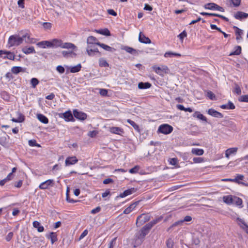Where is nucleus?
Listing matches in <instances>:
<instances>
[{"mask_svg": "<svg viewBox=\"0 0 248 248\" xmlns=\"http://www.w3.org/2000/svg\"><path fill=\"white\" fill-rule=\"evenodd\" d=\"M152 68L157 74L161 77H164L165 74H169L170 72V69L166 65H162L161 67L154 65Z\"/></svg>", "mask_w": 248, "mask_h": 248, "instance_id": "obj_1", "label": "nucleus"}, {"mask_svg": "<svg viewBox=\"0 0 248 248\" xmlns=\"http://www.w3.org/2000/svg\"><path fill=\"white\" fill-rule=\"evenodd\" d=\"M23 42V38L18 35H11L8 39V44L11 46H19Z\"/></svg>", "mask_w": 248, "mask_h": 248, "instance_id": "obj_2", "label": "nucleus"}, {"mask_svg": "<svg viewBox=\"0 0 248 248\" xmlns=\"http://www.w3.org/2000/svg\"><path fill=\"white\" fill-rule=\"evenodd\" d=\"M151 229L146 224L141 230L136 234V237L137 239L143 240L145 236L149 232Z\"/></svg>", "mask_w": 248, "mask_h": 248, "instance_id": "obj_3", "label": "nucleus"}, {"mask_svg": "<svg viewBox=\"0 0 248 248\" xmlns=\"http://www.w3.org/2000/svg\"><path fill=\"white\" fill-rule=\"evenodd\" d=\"M173 130V127L168 124H163L161 125L158 129V131L164 134H168L170 133Z\"/></svg>", "mask_w": 248, "mask_h": 248, "instance_id": "obj_4", "label": "nucleus"}, {"mask_svg": "<svg viewBox=\"0 0 248 248\" xmlns=\"http://www.w3.org/2000/svg\"><path fill=\"white\" fill-rule=\"evenodd\" d=\"M150 219V216L144 214H141L137 217L136 224L138 226H140L145 222L149 221Z\"/></svg>", "mask_w": 248, "mask_h": 248, "instance_id": "obj_5", "label": "nucleus"}, {"mask_svg": "<svg viewBox=\"0 0 248 248\" xmlns=\"http://www.w3.org/2000/svg\"><path fill=\"white\" fill-rule=\"evenodd\" d=\"M204 7L206 9L217 10L221 12L224 11V9L222 7H221L215 3H208L204 5Z\"/></svg>", "mask_w": 248, "mask_h": 248, "instance_id": "obj_6", "label": "nucleus"}, {"mask_svg": "<svg viewBox=\"0 0 248 248\" xmlns=\"http://www.w3.org/2000/svg\"><path fill=\"white\" fill-rule=\"evenodd\" d=\"M87 54L90 56H93L96 53L98 56H101V53L99 51L97 48H92V46H88L86 48Z\"/></svg>", "mask_w": 248, "mask_h": 248, "instance_id": "obj_7", "label": "nucleus"}, {"mask_svg": "<svg viewBox=\"0 0 248 248\" xmlns=\"http://www.w3.org/2000/svg\"><path fill=\"white\" fill-rule=\"evenodd\" d=\"M54 185L53 180L49 179L45 182L42 183L39 186V188L40 189H47L49 186H53Z\"/></svg>", "mask_w": 248, "mask_h": 248, "instance_id": "obj_8", "label": "nucleus"}, {"mask_svg": "<svg viewBox=\"0 0 248 248\" xmlns=\"http://www.w3.org/2000/svg\"><path fill=\"white\" fill-rule=\"evenodd\" d=\"M73 114L75 118L80 120H84L87 118V115L86 113L81 111H78L77 109L74 110Z\"/></svg>", "mask_w": 248, "mask_h": 248, "instance_id": "obj_9", "label": "nucleus"}, {"mask_svg": "<svg viewBox=\"0 0 248 248\" xmlns=\"http://www.w3.org/2000/svg\"><path fill=\"white\" fill-rule=\"evenodd\" d=\"M78 162V159L75 156H69L66 158L65 164L66 166L74 165Z\"/></svg>", "mask_w": 248, "mask_h": 248, "instance_id": "obj_10", "label": "nucleus"}, {"mask_svg": "<svg viewBox=\"0 0 248 248\" xmlns=\"http://www.w3.org/2000/svg\"><path fill=\"white\" fill-rule=\"evenodd\" d=\"M121 49L124 50L127 53L133 55H138L139 54L138 51L128 46H122Z\"/></svg>", "mask_w": 248, "mask_h": 248, "instance_id": "obj_11", "label": "nucleus"}, {"mask_svg": "<svg viewBox=\"0 0 248 248\" xmlns=\"http://www.w3.org/2000/svg\"><path fill=\"white\" fill-rule=\"evenodd\" d=\"M139 40L140 42L144 44H150L151 43L150 39L146 37L142 32H140Z\"/></svg>", "mask_w": 248, "mask_h": 248, "instance_id": "obj_12", "label": "nucleus"}, {"mask_svg": "<svg viewBox=\"0 0 248 248\" xmlns=\"http://www.w3.org/2000/svg\"><path fill=\"white\" fill-rule=\"evenodd\" d=\"M208 113L212 116L216 118H223V115L222 113L217 111L213 108H210L208 110Z\"/></svg>", "mask_w": 248, "mask_h": 248, "instance_id": "obj_13", "label": "nucleus"}, {"mask_svg": "<svg viewBox=\"0 0 248 248\" xmlns=\"http://www.w3.org/2000/svg\"><path fill=\"white\" fill-rule=\"evenodd\" d=\"M37 45L38 46L42 47L43 48H46V47H52V41H41L37 44Z\"/></svg>", "mask_w": 248, "mask_h": 248, "instance_id": "obj_14", "label": "nucleus"}, {"mask_svg": "<svg viewBox=\"0 0 248 248\" xmlns=\"http://www.w3.org/2000/svg\"><path fill=\"white\" fill-rule=\"evenodd\" d=\"M97 45L100 46L104 49L109 51V52H114L116 50V49L114 48L111 47L107 45H105L104 44L101 43H97Z\"/></svg>", "mask_w": 248, "mask_h": 248, "instance_id": "obj_15", "label": "nucleus"}, {"mask_svg": "<svg viewBox=\"0 0 248 248\" xmlns=\"http://www.w3.org/2000/svg\"><path fill=\"white\" fill-rule=\"evenodd\" d=\"M21 38H23V41L25 40V42L28 44H32L35 42L34 39L31 38L28 33H26L23 34Z\"/></svg>", "mask_w": 248, "mask_h": 248, "instance_id": "obj_16", "label": "nucleus"}, {"mask_svg": "<svg viewBox=\"0 0 248 248\" xmlns=\"http://www.w3.org/2000/svg\"><path fill=\"white\" fill-rule=\"evenodd\" d=\"M139 202H136L131 204L129 206L124 209V213L125 214L130 213L138 204Z\"/></svg>", "mask_w": 248, "mask_h": 248, "instance_id": "obj_17", "label": "nucleus"}, {"mask_svg": "<svg viewBox=\"0 0 248 248\" xmlns=\"http://www.w3.org/2000/svg\"><path fill=\"white\" fill-rule=\"evenodd\" d=\"M87 42L88 44V46L93 44H95L97 45V43H100L99 41H98L97 39L93 36H90L88 37L87 40Z\"/></svg>", "mask_w": 248, "mask_h": 248, "instance_id": "obj_18", "label": "nucleus"}, {"mask_svg": "<svg viewBox=\"0 0 248 248\" xmlns=\"http://www.w3.org/2000/svg\"><path fill=\"white\" fill-rule=\"evenodd\" d=\"M152 84L149 82H140L138 84V88L140 89H146L150 88Z\"/></svg>", "mask_w": 248, "mask_h": 248, "instance_id": "obj_19", "label": "nucleus"}, {"mask_svg": "<svg viewBox=\"0 0 248 248\" xmlns=\"http://www.w3.org/2000/svg\"><path fill=\"white\" fill-rule=\"evenodd\" d=\"M193 117L200 119L203 121L207 122V118L199 111H196L193 114Z\"/></svg>", "mask_w": 248, "mask_h": 248, "instance_id": "obj_20", "label": "nucleus"}, {"mask_svg": "<svg viewBox=\"0 0 248 248\" xmlns=\"http://www.w3.org/2000/svg\"><path fill=\"white\" fill-rule=\"evenodd\" d=\"M110 132L112 133L120 135L123 133V129L118 127H112L110 128Z\"/></svg>", "mask_w": 248, "mask_h": 248, "instance_id": "obj_21", "label": "nucleus"}, {"mask_svg": "<svg viewBox=\"0 0 248 248\" xmlns=\"http://www.w3.org/2000/svg\"><path fill=\"white\" fill-rule=\"evenodd\" d=\"M52 47H62V41L61 40L54 39L52 41Z\"/></svg>", "mask_w": 248, "mask_h": 248, "instance_id": "obj_22", "label": "nucleus"}, {"mask_svg": "<svg viewBox=\"0 0 248 248\" xmlns=\"http://www.w3.org/2000/svg\"><path fill=\"white\" fill-rule=\"evenodd\" d=\"M23 52L26 54L35 53V51L33 46L29 47H24L22 49Z\"/></svg>", "mask_w": 248, "mask_h": 248, "instance_id": "obj_23", "label": "nucleus"}, {"mask_svg": "<svg viewBox=\"0 0 248 248\" xmlns=\"http://www.w3.org/2000/svg\"><path fill=\"white\" fill-rule=\"evenodd\" d=\"M37 117L38 119L43 124H46L48 123L47 118L42 114H38Z\"/></svg>", "mask_w": 248, "mask_h": 248, "instance_id": "obj_24", "label": "nucleus"}, {"mask_svg": "<svg viewBox=\"0 0 248 248\" xmlns=\"http://www.w3.org/2000/svg\"><path fill=\"white\" fill-rule=\"evenodd\" d=\"M17 114H18V117L17 119H16V118H13L11 120L13 122H16V123H21V122H23L24 121V120H25L24 116L22 113H21L19 112H18Z\"/></svg>", "mask_w": 248, "mask_h": 248, "instance_id": "obj_25", "label": "nucleus"}, {"mask_svg": "<svg viewBox=\"0 0 248 248\" xmlns=\"http://www.w3.org/2000/svg\"><path fill=\"white\" fill-rule=\"evenodd\" d=\"M61 47L63 48L72 49L73 50L76 47V46L71 43L62 42V46Z\"/></svg>", "mask_w": 248, "mask_h": 248, "instance_id": "obj_26", "label": "nucleus"}, {"mask_svg": "<svg viewBox=\"0 0 248 248\" xmlns=\"http://www.w3.org/2000/svg\"><path fill=\"white\" fill-rule=\"evenodd\" d=\"M33 227L37 228L38 232H41L44 231V228L42 226H40V223L37 221H34L33 222Z\"/></svg>", "mask_w": 248, "mask_h": 248, "instance_id": "obj_27", "label": "nucleus"}, {"mask_svg": "<svg viewBox=\"0 0 248 248\" xmlns=\"http://www.w3.org/2000/svg\"><path fill=\"white\" fill-rule=\"evenodd\" d=\"M233 196L230 195L224 196L223 198V200L224 202L228 204H231L233 203Z\"/></svg>", "mask_w": 248, "mask_h": 248, "instance_id": "obj_28", "label": "nucleus"}, {"mask_svg": "<svg viewBox=\"0 0 248 248\" xmlns=\"http://www.w3.org/2000/svg\"><path fill=\"white\" fill-rule=\"evenodd\" d=\"M191 153L193 155H202L203 154L204 151L202 149L193 148L191 150Z\"/></svg>", "mask_w": 248, "mask_h": 248, "instance_id": "obj_29", "label": "nucleus"}, {"mask_svg": "<svg viewBox=\"0 0 248 248\" xmlns=\"http://www.w3.org/2000/svg\"><path fill=\"white\" fill-rule=\"evenodd\" d=\"M242 203L243 202L241 198L237 197L236 196H233L232 204H235L236 205L240 206V207H242Z\"/></svg>", "mask_w": 248, "mask_h": 248, "instance_id": "obj_30", "label": "nucleus"}, {"mask_svg": "<svg viewBox=\"0 0 248 248\" xmlns=\"http://www.w3.org/2000/svg\"><path fill=\"white\" fill-rule=\"evenodd\" d=\"M47 238L51 239L52 244H54L58 240L57 235L56 233L54 232H50L49 236H47Z\"/></svg>", "mask_w": 248, "mask_h": 248, "instance_id": "obj_31", "label": "nucleus"}, {"mask_svg": "<svg viewBox=\"0 0 248 248\" xmlns=\"http://www.w3.org/2000/svg\"><path fill=\"white\" fill-rule=\"evenodd\" d=\"M234 28L235 29V35L236 36V39L237 40H239L242 38L241 35L243 34L242 31L239 29L238 27L234 26Z\"/></svg>", "mask_w": 248, "mask_h": 248, "instance_id": "obj_32", "label": "nucleus"}, {"mask_svg": "<svg viewBox=\"0 0 248 248\" xmlns=\"http://www.w3.org/2000/svg\"><path fill=\"white\" fill-rule=\"evenodd\" d=\"M96 31L97 33H99L101 34H103V35H104L106 36H110V32L109 31L107 28L99 30H97Z\"/></svg>", "mask_w": 248, "mask_h": 248, "instance_id": "obj_33", "label": "nucleus"}, {"mask_svg": "<svg viewBox=\"0 0 248 248\" xmlns=\"http://www.w3.org/2000/svg\"><path fill=\"white\" fill-rule=\"evenodd\" d=\"M176 107L178 109L181 110H184L185 111H188L189 112H192L193 111L192 109L190 108H186L182 105L178 104L177 105Z\"/></svg>", "mask_w": 248, "mask_h": 248, "instance_id": "obj_34", "label": "nucleus"}, {"mask_svg": "<svg viewBox=\"0 0 248 248\" xmlns=\"http://www.w3.org/2000/svg\"><path fill=\"white\" fill-rule=\"evenodd\" d=\"M81 68V65L80 64H78L76 66L72 67L70 68V72L72 73H75L79 72Z\"/></svg>", "mask_w": 248, "mask_h": 248, "instance_id": "obj_35", "label": "nucleus"}, {"mask_svg": "<svg viewBox=\"0 0 248 248\" xmlns=\"http://www.w3.org/2000/svg\"><path fill=\"white\" fill-rule=\"evenodd\" d=\"M64 118L65 119L66 121H70L72 119H73V115L70 111L65 112L63 114Z\"/></svg>", "mask_w": 248, "mask_h": 248, "instance_id": "obj_36", "label": "nucleus"}, {"mask_svg": "<svg viewBox=\"0 0 248 248\" xmlns=\"http://www.w3.org/2000/svg\"><path fill=\"white\" fill-rule=\"evenodd\" d=\"M161 217H158L155 220H153L148 223L146 224L151 229L154 226L155 224L157 223L159 221L161 220Z\"/></svg>", "mask_w": 248, "mask_h": 248, "instance_id": "obj_37", "label": "nucleus"}, {"mask_svg": "<svg viewBox=\"0 0 248 248\" xmlns=\"http://www.w3.org/2000/svg\"><path fill=\"white\" fill-rule=\"evenodd\" d=\"M235 50L230 54V55H238L241 54V47L240 46H236L235 47Z\"/></svg>", "mask_w": 248, "mask_h": 248, "instance_id": "obj_38", "label": "nucleus"}, {"mask_svg": "<svg viewBox=\"0 0 248 248\" xmlns=\"http://www.w3.org/2000/svg\"><path fill=\"white\" fill-rule=\"evenodd\" d=\"M231 4H232L233 7H238L241 2V0H229Z\"/></svg>", "mask_w": 248, "mask_h": 248, "instance_id": "obj_39", "label": "nucleus"}, {"mask_svg": "<svg viewBox=\"0 0 248 248\" xmlns=\"http://www.w3.org/2000/svg\"><path fill=\"white\" fill-rule=\"evenodd\" d=\"M127 122L129 123L133 128L137 130H139V127L138 124H137L134 121L131 120L130 119H127Z\"/></svg>", "mask_w": 248, "mask_h": 248, "instance_id": "obj_40", "label": "nucleus"}, {"mask_svg": "<svg viewBox=\"0 0 248 248\" xmlns=\"http://www.w3.org/2000/svg\"><path fill=\"white\" fill-rule=\"evenodd\" d=\"M22 68L19 66H14L12 68V72L15 74H17L22 71Z\"/></svg>", "mask_w": 248, "mask_h": 248, "instance_id": "obj_41", "label": "nucleus"}, {"mask_svg": "<svg viewBox=\"0 0 248 248\" xmlns=\"http://www.w3.org/2000/svg\"><path fill=\"white\" fill-rule=\"evenodd\" d=\"M5 54H7V56L4 57V59H8L11 60H14L15 59V55L10 51H7Z\"/></svg>", "mask_w": 248, "mask_h": 248, "instance_id": "obj_42", "label": "nucleus"}, {"mask_svg": "<svg viewBox=\"0 0 248 248\" xmlns=\"http://www.w3.org/2000/svg\"><path fill=\"white\" fill-rule=\"evenodd\" d=\"M174 242L171 238L168 239L166 241V246L168 248H173Z\"/></svg>", "mask_w": 248, "mask_h": 248, "instance_id": "obj_43", "label": "nucleus"}, {"mask_svg": "<svg viewBox=\"0 0 248 248\" xmlns=\"http://www.w3.org/2000/svg\"><path fill=\"white\" fill-rule=\"evenodd\" d=\"M207 96L212 100H215L216 99V95L212 92L210 91L207 92Z\"/></svg>", "mask_w": 248, "mask_h": 248, "instance_id": "obj_44", "label": "nucleus"}, {"mask_svg": "<svg viewBox=\"0 0 248 248\" xmlns=\"http://www.w3.org/2000/svg\"><path fill=\"white\" fill-rule=\"evenodd\" d=\"M172 56H180L181 55L180 54H179V53H173V52H170V51L167 52L164 54V57H171Z\"/></svg>", "mask_w": 248, "mask_h": 248, "instance_id": "obj_45", "label": "nucleus"}, {"mask_svg": "<svg viewBox=\"0 0 248 248\" xmlns=\"http://www.w3.org/2000/svg\"><path fill=\"white\" fill-rule=\"evenodd\" d=\"M31 83L33 88H35L39 83V80L36 78H32L31 80Z\"/></svg>", "mask_w": 248, "mask_h": 248, "instance_id": "obj_46", "label": "nucleus"}, {"mask_svg": "<svg viewBox=\"0 0 248 248\" xmlns=\"http://www.w3.org/2000/svg\"><path fill=\"white\" fill-rule=\"evenodd\" d=\"M109 65L107 62L103 59L100 60L99 66L101 67H108Z\"/></svg>", "mask_w": 248, "mask_h": 248, "instance_id": "obj_47", "label": "nucleus"}, {"mask_svg": "<svg viewBox=\"0 0 248 248\" xmlns=\"http://www.w3.org/2000/svg\"><path fill=\"white\" fill-rule=\"evenodd\" d=\"M238 100L240 102H248V94L241 96Z\"/></svg>", "mask_w": 248, "mask_h": 248, "instance_id": "obj_48", "label": "nucleus"}, {"mask_svg": "<svg viewBox=\"0 0 248 248\" xmlns=\"http://www.w3.org/2000/svg\"><path fill=\"white\" fill-rule=\"evenodd\" d=\"M193 162L195 163H200L204 161V159L201 157H194L193 159Z\"/></svg>", "mask_w": 248, "mask_h": 248, "instance_id": "obj_49", "label": "nucleus"}, {"mask_svg": "<svg viewBox=\"0 0 248 248\" xmlns=\"http://www.w3.org/2000/svg\"><path fill=\"white\" fill-rule=\"evenodd\" d=\"M136 190H137V189H135V188H131L125 190L124 191L125 193V194L126 195V196H128L129 195H130V194L135 192L136 191Z\"/></svg>", "mask_w": 248, "mask_h": 248, "instance_id": "obj_50", "label": "nucleus"}, {"mask_svg": "<svg viewBox=\"0 0 248 248\" xmlns=\"http://www.w3.org/2000/svg\"><path fill=\"white\" fill-rule=\"evenodd\" d=\"M234 92L237 94L238 95H240L241 93V90L239 86L236 83L235 84V88Z\"/></svg>", "mask_w": 248, "mask_h": 248, "instance_id": "obj_51", "label": "nucleus"}, {"mask_svg": "<svg viewBox=\"0 0 248 248\" xmlns=\"http://www.w3.org/2000/svg\"><path fill=\"white\" fill-rule=\"evenodd\" d=\"M29 144L31 146L40 147V145L37 143L36 141L35 140H29Z\"/></svg>", "mask_w": 248, "mask_h": 248, "instance_id": "obj_52", "label": "nucleus"}, {"mask_svg": "<svg viewBox=\"0 0 248 248\" xmlns=\"http://www.w3.org/2000/svg\"><path fill=\"white\" fill-rule=\"evenodd\" d=\"M187 35V33L186 31H183L180 34L178 35V37L181 40V41H183V39L185 37H186Z\"/></svg>", "mask_w": 248, "mask_h": 248, "instance_id": "obj_53", "label": "nucleus"}, {"mask_svg": "<svg viewBox=\"0 0 248 248\" xmlns=\"http://www.w3.org/2000/svg\"><path fill=\"white\" fill-rule=\"evenodd\" d=\"M140 169V166L137 165L135 166L134 168L129 170V172L131 173H135L138 172Z\"/></svg>", "mask_w": 248, "mask_h": 248, "instance_id": "obj_54", "label": "nucleus"}, {"mask_svg": "<svg viewBox=\"0 0 248 248\" xmlns=\"http://www.w3.org/2000/svg\"><path fill=\"white\" fill-rule=\"evenodd\" d=\"M183 223V221H182L181 220H179V221H177L175 222H174L173 224H172L169 228H168V231H169L170 230L171 228H172L173 227H175L176 226H178V225H181Z\"/></svg>", "mask_w": 248, "mask_h": 248, "instance_id": "obj_55", "label": "nucleus"}, {"mask_svg": "<svg viewBox=\"0 0 248 248\" xmlns=\"http://www.w3.org/2000/svg\"><path fill=\"white\" fill-rule=\"evenodd\" d=\"M73 54V52L72 51H63L62 52V54L64 57H68L71 56Z\"/></svg>", "mask_w": 248, "mask_h": 248, "instance_id": "obj_56", "label": "nucleus"}, {"mask_svg": "<svg viewBox=\"0 0 248 248\" xmlns=\"http://www.w3.org/2000/svg\"><path fill=\"white\" fill-rule=\"evenodd\" d=\"M42 25L45 29L50 30L51 28V23L49 22H44Z\"/></svg>", "mask_w": 248, "mask_h": 248, "instance_id": "obj_57", "label": "nucleus"}, {"mask_svg": "<svg viewBox=\"0 0 248 248\" xmlns=\"http://www.w3.org/2000/svg\"><path fill=\"white\" fill-rule=\"evenodd\" d=\"M244 176L243 175H240V174H238L237 175V176L234 178V179H236L237 180L236 181H234V182L235 183H238V184H240L241 182L239 181V180H243V179H244Z\"/></svg>", "mask_w": 248, "mask_h": 248, "instance_id": "obj_58", "label": "nucleus"}, {"mask_svg": "<svg viewBox=\"0 0 248 248\" xmlns=\"http://www.w3.org/2000/svg\"><path fill=\"white\" fill-rule=\"evenodd\" d=\"M117 238L115 237L111 240V241L109 243V248H113L114 246L116 244Z\"/></svg>", "mask_w": 248, "mask_h": 248, "instance_id": "obj_59", "label": "nucleus"}, {"mask_svg": "<svg viewBox=\"0 0 248 248\" xmlns=\"http://www.w3.org/2000/svg\"><path fill=\"white\" fill-rule=\"evenodd\" d=\"M226 151H227L228 153H229L230 155L235 153L237 151V148H232L228 149Z\"/></svg>", "mask_w": 248, "mask_h": 248, "instance_id": "obj_60", "label": "nucleus"}, {"mask_svg": "<svg viewBox=\"0 0 248 248\" xmlns=\"http://www.w3.org/2000/svg\"><path fill=\"white\" fill-rule=\"evenodd\" d=\"M99 93L100 95L102 96H107L108 94V90L104 89H100Z\"/></svg>", "mask_w": 248, "mask_h": 248, "instance_id": "obj_61", "label": "nucleus"}, {"mask_svg": "<svg viewBox=\"0 0 248 248\" xmlns=\"http://www.w3.org/2000/svg\"><path fill=\"white\" fill-rule=\"evenodd\" d=\"M57 70L61 74L63 73L65 71L64 68L61 65H59L57 67Z\"/></svg>", "mask_w": 248, "mask_h": 248, "instance_id": "obj_62", "label": "nucleus"}, {"mask_svg": "<svg viewBox=\"0 0 248 248\" xmlns=\"http://www.w3.org/2000/svg\"><path fill=\"white\" fill-rule=\"evenodd\" d=\"M97 133L98 132L96 131L93 130L92 131H90L88 135L91 138H93L96 136Z\"/></svg>", "mask_w": 248, "mask_h": 248, "instance_id": "obj_63", "label": "nucleus"}, {"mask_svg": "<svg viewBox=\"0 0 248 248\" xmlns=\"http://www.w3.org/2000/svg\"><path fill=\"white\" fill-rule=\"evenodd\" d=\"M13 235H14V233L13 232H9L5 238L7 242H9L11 240L12 237H13Z\"/></svg>", "mask_w": 248, "mask_h": 248, "instance_id": "obj_64", "label": "nucleus"}]
</instances>
